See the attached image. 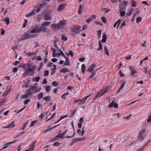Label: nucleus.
Wrapping results in <instances>:
<instances>
[{
	"label": "nucleus",
	"instance_id": "8",
	"mask_svg": "<svg viewBox=\"0 0 151 151\" xmlns=\"http://www.w3.org/2000/svg\"><path fill=\"white\" fill-rule=\"evenodd\" d=\"M51 0H43L42 3L40 4L39 6H38V12L41 10V8H42L46 6V4Z\"/></svg>",
	"mask_w": 151,
	"mask_h": 151
},
{
	"label": "nucleus",
	"instance_id": "44",
	"mask_svg": "<svg viewBox=\"0 0 151 151\" xmlns=\"http://www.w3.org/2000/svg\"><path fill=\"white\" fill-rule=\"evenodd\" d=\"M50 98V97L48 96L43 98V99L45 101H47Z\"/></svg>",
	"mask_w": 151,
	"mask_h": 151
},
{
	"label": "nucleus",
	"instance_id": "61",
	"mask_svg": "<svg viewBox=\"0 0 151 151\" xmlns=\"http://www.w3.org/2000/svg\"><path fill=\"white\" fill-rule=\"evenodd\" d=\"M101 30H99L98 31V35L99 37H101Z\"/></svg>",
	"mask_w": 151,
	"mask_h": 151
},
{
	"label": "nucleus",
	"instance_id": "64",
	"mask_svg": "<svg viewBox=\"0 0 151 151\" xmlns=\"http://www.w3.org/2000/svg\"><path fill=\"white\" fill-rule=\"evenodd\" d=\"M82 125V123L81 122H79L78 124V127L79 129H81Z\"/></svg>",
	"mask_w": 151,
	"mask_h": 151
},
{
	"label": "nucleus",
	"instance_id": "53",
	"mask_svg": "<svg viewBox=\"0 0 151 151\" xmlns=\"http://www.w3.org/2000/svg\"><path fill=\"white\" fill-rule=\"evenodd\" d=\"M49 75V71L47 70H45L44 71V76H47Z\"/></svg>",
	"mask_w": 151,
	"mask_h": 151
},
{
	"label": "nucleus",
	"instance_id": "1",
	"mask_svg": "<svg viewBox=\"0 0 151 151\" xmlns=\"http://www.w3.org/2000/svg\"><path fill=\"white\" fill-rule=\"evenodd\" d=\"M37 86V83H35L34 85L31 86L29 89H27L25 94L22 96V99H27L32 97V94L35 93L38 89Z\"/></svg>",
	"mask_w": 151,
	"mask_h": 151
},
{
	"label": "nucleus",
	"instance_id": "45",
	"mask_svg": "<svg viewBox=\"0 0 151 151\" xmlns=\"http://www.w3.org/2000/svg\"><path fill=\"white\" fill-rule=\"evenodd\" d=\"M61 145V143H59V142H56L54 143L53 144V146H54L57 147Z\"/></svg>",
	"mask_w": 151,
	"mask_h": 151
},
{
	"label": "nucleus",
	"instance_id": "23",
	"mask_svg": "<svg viewBox=\"0 0 151 151\" xmlns=\"http://www.w3.org/2000/svg\"><path fill=\"white\" fill-rule=\"evenodd\" d=\"M106 34L105 33H104L102 36V42H106Z\"/></svg>",
	"mask_w": 151,
	"mask_h": 151
},
{
	"label": "nucleus",
	"instance_id": "32",
	"mask_svg": "<svg viewBox=\"0 0 151 151\" xmlns=\"http://www.w3.org/2000/svg\"><path fill=\"white\" fill-rule=\"evenodd\" d=\"M65 54L66 55L68 56L69 55H70L71 56L73 57L74 55L73 52L71 50H70L69 51V52L68 53L66 52Z\"/></svg>",
	"mask_w": 151,
	"mask_h": 151
},
{
	"label": "nucleus",
	"instance_id": "18",
	"mask_svg": "<svg viewBox=\"0 0 151 151\" xmlns=\"http://www.w3.org/2000/svg\"><path fill=\"white\" fill-rule=\"evenodd\" d=\"M66 4L65 3H63L60 5L58 7V10L59 11H62L65 7L66 6Z\"/></svg>",
	"mask_w": 151,
	"mask_h": 151
},
{
	"label": "nucleus",
	"instance_id": "43",
	"mask_svg": "<svg viewBox=\"0 0 151 151\" xmlns=\"http://www.w3.org/2000/svg\"><path fill=\"white\" fill-rule=\"evenodd\" d=\"M108 88L106 87L105 88H104V89L102 90H101V92H103L104 93H105L108 91Z\"/></svg>",
	"mask_w": 151,
	"mask_h": 151
},
{
	"label": "nucleus",
	"instance_id": "50",
	"mask_svg": "<svg viewBox=\"0 0 151 151\" xmlns=\"http://www.w3.org/2000/svg\"><path fill=\"white\" fill-rule=\"evenodd\" d=\"M101 19L102 22L104 23H106L107 22L106 19L104 17H102L101 18Z\"/></svg>",
	"mask_w": 151,
	"mask_h": 151
},
{
	"label": "nucleus",
	"instance_id": "15",
	"mask_svg": "<svg viewBox=\"0 0 151 151\" xmlns=\"http://www.w3.org/2000/svg\"><path fill=\"white\" fill-rule=\"evenodd\" d=\"M51 27L54 30L60 29L58 24H52L51 25Z\"/></svg>",
	"mask_w": 151,
	"mask_h": 151
},
{
	"label": "nucleus",
	"instance_id": "56",
	"mask_svg": "<svg viewBox=\"0 0 151 151\" xmlns=\"http://www.w3.org/2000/svg\"><path fill=\"white\" fill-rule=\"evenodd\" d=\"M95 75V72H94V71L92 72L91 75L89 77V78L90 79L92 77L94 76Z\"/></svg>",
	"mask_w": 151,
	"mask_h": 151
},
{
	"label": "nucleus",
	"instance_id": "40",
	"mask_svg": "<svg viewBox=\"0 0 151 151\" xmlns=\"http://www.w3.org/2000/svg\"><path fill=\"white\" fill-rule=\"evenodd\" d=\"M5 22L6 25L9 24L10 22L9 19V18H6L5 19Z\"/></svg>",
	"mask_w": 151,
	"mask_h": 151
},
{
	"label": "nucleus",
	"instance_id": "16",
	"mask_svg": "<svg viewBox=\"0 0 151 151\" xmlns=\"http://www.w3.org/2000/svg\"><path fill=\"white\" fill-rule=\"evenodd\" d=\"M96 18L95 15H92L90 17L86 20V22L87 23H89L92 22L93 20L95 19Z\"/></svg>",
	"mask_w": 151,
	"mask_h": 151
},
{
	"label": "nucleus",
	"instance_id": "49",
	"mask_svg": "<svg viewBox=\"0 0 151 151\" xmlns=\"http://www.w3.org/2000/svg\"><path fill=\"white\" fill-rule=\"evenodd\" d=\"M52 50H53V52H52L53 57H55V52L56 51V50L54 48H52Z\"/></svg>",
	"mask_w": 151,
	"mask_h": 151
},
{
	"label": "nucleus",
	"instance_id": "60",
	"mask_svg": "<svg viewBox=\"0 0 151 151\" xmlns=\"http://www.w3.org/2000/svg\"><path fill=\"white\" fill-rule=\"evenodd\" d=\"M43 62H42V63H40V67L39 68H38V71H40L41 70V69L42 68V66L43 65Z\"/></svg>",
	"mask_w": 151,
	"mask_h": 151
},
{
	"label": "nucleus",
	"instance_id": "36",
	"mask_svg": "<svg viewBox=\"0 0 151 151\" xmlns=\"http://www.w3.org/2000/svg\"><path fill=\"white\" fill-rule=\"evenodd\" d=\"M119 12H120V16L122 17H123L124 16L125 13V11H120V9H119Z\"/></svg>",
	"mask_w": 151,
	"mask_h": 151
},
{
	"label": "nucleus",
	"instance_id": "20",
	"mask_svg": "<svg viewBox=\"0 0 151 151\" xmlns=\"http://www.w3.org/2000/svg\"><path fill=\"white\" fill-rule=\"evenodd\" d=\"M37 142V141H35L32 142L31 143V144L29 145V148H31V149H32V150H33L35 148V145Z\"/></svg>",
	"mask_w": 151,
	"mask_h": 151
},
{
	"label": "nucleus",
	"instance_id": "9",
	"mask_svg": "<svg viewBox=\"0 0 151 151\" xmlns=\"http://www.w3.org/2000/svg\"><path fill=\"white\" fill-rule=\"evenodd\" d=\"M66 23V21L65 20H61L59 22L58 24L60 27V29H63L64 28Z\"/></svg>",
	"mask_w": 151,
	"mask_h": 151
},
{
	"label": "nucleus",
	"instance_id": "30",
	"mask_svg": "<svg viewBox=\"0 0 151 151\" xmlns=\"http://www.w3.org/2000/svg\"><path fill=\"white\" fill-rule=\"evenodd\" d=\"M47 114V112H44V113L42 114L40 116V118L41 119H43L45 115H46Z\"/></svg>",
	"mask_w": 151,
	"mask_h": 151
},
{
	"label": "nucleus",
	"instance_id": "57",
	"mask_svg": "<svg viewBox=\"0 0 151 151\" xmlns=\"http://www.w3.org/2000/svg\"><path fill=\"white\" fill-rule=\"evenodd\" d=\"M65 133L64 132L63 133L60 134L61 135L60 136V138H65V136L64 135L65 134Z\"/></svg>",
	"mask_w": 151,
	"mask_h": 151
},
{
	"label": "nucleus",
	"instance_id": "55",
	"mask_svg": "<svg viewBox=\"0 0 151 151\" xmlns=\"http://www.w3.org/2000/svg\"><path fill=\"white\" fill-rule=\"evenodd\" d=\"M56 70L55 69H54V68H52V70L51 72V75H53L55 73V71Z\"/></svg>",
	"mask_w": 151,
	"mask_h": 151
},
{
	"label": "nucleus",
	"instance_id": "6",
	"mask_svg": "<svg viewBox=\"0 0 151 151\" xmlns=\"http://www.w3.org/2000/svg\"><path fill=\"white\" fill-rule=\"evenodd\" d=\"M128 4V2L127 1H124L122 2L120 4L119 6V7L120 11H123L125 9Z\"/></svg>",
	"mask_w": 151,
	"mask_h": 151
},
{
	"label": "nucleus",
	"instance_id": "35",
	"mask_svg": "<svg viewBox=\"0 0 151 151\" xmlns=\"http://www.w3.org/2000/svg\"><path fill=\"white\" fill-rule=\"evenodd\" d=\"M45 89L47 93L49 92L51 90V89L50 88V87L49 86H46L45 87Z\"/></svg>",
	"mask_w": 151,
	"mask_h": 151
},
{
	"label": "nucleus",
	"instance_id": "26",
	"mask_svg": "<svg viewBox=\"0 0 151 151\" xmlns=\"http://www.w3.org/2000/svg\"><path fill=\"white\" fill-rule=\"evenodd\" d=\"M81 70L82 72V73L83 74H84L85 73V69H86V66L84 64H83L81 65Z\"/></svg>",
	"mask_w": 151,
	"mask_h": 151
},
{
	"label": "nucleus",
	"instance_id": "52",
	"mask_svg": "<svg viewBox=\"0 0 151 151\" xmlns=\"http://www.w3.org/2000/svg\"><path fill=\"white\" fill-rule=\"evenodd\" d=\"M94 22L96 24H98L99 26H102V24L100 22L95 21Z\"/></svg>",
	"mask_w": 151,
	"mask_h": 151
},
{
	"label": "nucleus",
	"instance_id": "12",
	"mask_svg": "<svg viewBox=\"0 0 151 151\" xmlns=\"http://www.w3.org/2000/svg\"><path fill=\"white\" fill-rule=\"evenodd\" d=\"M38 32V26L37 25L33 26L30 32V33H36Z\"/></svg>",
	"mask_w": 151,
	"mask_h": 151
},
{
	"label": "nucleus",
	"instance_id": "22",
	"mask_svg": "<svg viewBox=\"0 0 151 151\" xmlns=\"http://www.w3.org/2000/svg\"><path fill=\"white\" fill-rule=\"evenodd\" d=\"M30 83V81L29 80H28L27 81H24V85H22V87H25L26 88H27L29 86V83Z\"/></svg>",
	"mask_w": 151,
	"mask_h": 151
},
{
	"label": "nucleus",
	"instance_id": "3",
	"mask_svg": "<svg viewBox=\"0 0 151 151\" xmlns=\"http://www.w3.org/2000/svg\"><path fill=\"white\" fill-rule=\"evenodd\" d=\"M31 33H29L25 34L24 37L20 38L18 39L19 41L27 40L29 38H32L37 36V34H31Z\"/></svg>",
	"mask_w": 151,
	"mask_h": 151
},
{
	"label": "nucleus",
	"instance_id": "47",
	"mask_svg": "<svg viewBox=\"0 0 151 151\" xmlns=\"http://www.w3.org/2000/svg\"><path fill=\"white\" fill-rule=\"evenodd\" d=\"M74 144L78 141V138H75L73 139L72 141Z\"/></svg>",
	"mask_w": 151,
	"mask_h": 151
},
{
	"label": "nucleus",
	"instance_id": "63",
	"mask_svg": "<svg viewBox=\"0 0 151 151\" xmlns=\"http://www.w3.org/2000/svg\"><path fill=\"white\" fill-rule=\"evenodd\" d=\"M147 122L149 123L150 122H151V115H150L149 116L147 120Z\"/></svg>",
	"mask_w": 151,
	"mask_h": 151
},
{
	"label": "nucleus",
	"instance_id": "39",
	"mask_svg": "<svg viewBox=\"0 0 151 151\" xmlns=\"http://www.w3.org/2000/svg\"><path fill=\"white\" fill-rule=\"evenodd\" d=\"M44 93L41 92L38 94V99H40L43 98Z\"/></svg>",
	"mask_w": 151,
	"mask_h": 151
},
{
	"label": "nucleus",
	"instance_id": "2",
	"mask_svg": "<svg viewBox=\"0 0 151 151\" xmlns=\"http://www.w3.org/2000/svg\"><path fill=\"white\" fill-rule=\"evenodd\" d=\"M27 65H28V69L24 73L22 76V77L24 78L28 76H32L34 75V71L36 68V66H34L32 68V66L31 64L29 63H27Z\"/></svg>",
	"mask_w": 151,
	"mask_h": 151
},
{
	"label": "nucleus",
	"instance_id": "10",
	"mask_svg": "<svg viewBox=\"0 0 151 151\" xmlns=\"http://www.w3.org/2000/svg\"><path fill=\"white\" fill-rule=\"evenodd\" d=\"M109 107L110 108L114 107V108H117L118 107V105L117 103L113 101L109 104Z\"/></svg>",
	"mask_w": 151,
	"mask_h": 151
},
{
	"label": "nucleus",
	"instance_id": "54",
	"mask_svg": "<svg viewBox=\"0 0 151 151\" xmlns=\"http://www.w3.org/2000/svg\"><path fill=\"white\" fill-rule=\"evenodd\" d=\"M60 52L61 55H62L65 58H67V57H66V56L64 55L63 52L62 51V50L61 49H60Z\"/></svg>",
	"mask_w": 151,
	"mask_h": 151
},
{
	"label": "nucleus",
	"instance_id": "24",
	"mask_svg": "<svg viewBox=\"0 0 151 151\" xmlns=\"http://www.w3.org/2000/svg\"><path fill=\"white\" fill-rule=\"evenodd\" d=\"M90 95H89L86 96L84 97L81 100L80 102H81V104H83L85 101H86L87 98Z\"/></svg>",
	"mask_w": 151,
	"mask_h": 151
},
{
	"label": "nucleus",
	"instance_id": "7",
	"mask_svg": "<svg viewBox=\"0 0 151 151\" xmlns=\"http://www.w3.org/2000/svg\"><path fill=\"white\" fill-rule=\"evenodd\" d=\"M38 12V7L36 5L33 10L31 12L26 14V17H29L31 16H34L35 15V13Z\"/></svg>",
	"mask_w": 151,
	"mask_h": 151
},
{
	"label": "nucleus",
	"instance_id": "4",
	"mask_svg": "<svg viewBox=\"0 0 151 151\" xmlns=\"http://www.w3.org/2000/svg\"><path fill=\"white\" fill-rule=\"evenodd\" d=\"M146 130L145 129H142L141 130L138 134V138L139 141H142L145 137V133Z\"/></svg>",
	"mask_w": 151,
	"mask_h": 151
},
{
	"label": "nucleus",
	"instance_id": "13",
	"mask_svg": "<svg viewBox=\"0 0 151 151\" xmlns=\"http://www.w3.org/2000/svg\"><path fill=\"white\" fill-rule=\"evenodd\" d=\"M96 64H92L91 66H90L88 69L87 71L89 72H92L94 68L96 67Z\"/></svg>",
	"mask_w": 151,
	"mask_h": 151
},
{
	"label": "nucleus",
	"instance_id": "19",
	"mask_svg": "<svg viewBox=\"0 0 151 151\" xmlns=\"http://www.w3.org/2000/svg\"><path fill=\"white\" fill-rule=\"evenodd\" d=\"M121 22V20L120 19H119L114 23V28L116 27V28H118L119 27V25Z\"/></svg>",
	"mask_w": 151,
	"mask_h": 151
},
{
	"label": "nucleus",
	"instance_id": "21",
	"mask_svg": "<svg viewBox=\"0 0 151 151\" xmlns=\"http://www.w3.org/2000/svg\"><path fill=\"white\" fill-rule=\"evenodd\" d=\"M66 59V61L64 63V66L70 65V62L69 59L67 57L65 58Z\"/></svg>",
	"mask_w": 151,
	"mask_h": 151
},
{
	"label": "nucleus",
	"instance_id": "14",
	"mask_svg": "<svg viewBox=\"0 0 151 151\" xmlns=\"http://www.w3.org/2000/svg\"><path fill=\"white\" fill-rule=\"evenodd\" d=\"M129 69L131 71L130 74L132 76H134V74L137 73V72L135 70L133 66H130L129 67Z\"/></svg>",
	"mask_w": 151,
	"mask_h": 151
},
{
	"label": "nucleus",
	"instance_id": "48",
	"mask_svg": "<svg viewBox=\"0 0 151 151\" xmlns=\"http://www.w3.org/2000/svg\"><path fill=\"white\" fill-rule=\"evenodd\" d=\"M85 132V127H83L82 129L81 136H83Z\"/></svg>",
	"mask_w": 151,
	"mask_h": 151
},
{
	"label": "nucleus",
	"instance_id": "28",
	"mask_svg": "<svg viewBox=\"0 0 151 151\" xmlns=\"http://www.w3.org/2000/svg\"><path fill=\"white\" fill-rule=\"evenodd\" d=\"M9 128H12L15 127V125L14 124V121H13L10 124L8 125Z\"/></svg>",
	"mask_w": 151,
	"mask_h": 151
},
{
	"label": "nucleus",
	"instance_id": "31",
	"mask_svg": "<svg viewBox=\"0 0 151 151\" xmlns=\"http://www.w3.org/2000/svg\"><path fill=\"white\" fill-rule=\"evenodd\" d=\"M99 47L97 48V50H101L102 49V45L100 41H99Z\"/></svg>",
	"mask_w": 151,
	"mask_h": 151
},
{
	"label": "nucleus",
	"instance_id": "38",
	"mask_svg": "<svg viewBox=\"0 0 151 151\" xmlns=\"http://www.w3.org/2000/svg\"><path fill=\"white\" fill-rule=\"evenodd\" d=\"M104 47L106 54L108 56L109 55V52L107 48L106 47Z\"/></svg>",
	"mask_w": 151,
	"mask_h": 151
},
{
	"label": "nucleus",
	"instance_id": "11",
	"mask_svg": "<svg viewBox=\"0 0 151 151\" xmlns=\"http://www.w3.org/2000/svg\"><path fill=\"white\" fill-rule=\"evenodd\" d=\"M43 19L45 20L49 21L52 19V17L49 14L46 13L44 15Z\"/></svg>",
	"mask_w": 151,
	"mask_h": 151
},
{
	"label": "nucleus",
	"instance_id": "5",
	"mask_svg": "<svg viewBox=\"0 0 151 151\" xmlns=\"http://www.w3.org/2000/svg\"><path fill=\"white\" fill-rule=\"evenodd\" d=\"M81 28V26L80 25H74L71 28V31L75 33H77L81 31H79Z\"/></svg>",
	"mask_w": 151,
	"mask_h": 151
},
{
	"label": "nucleus",
	"instance_id": "41",
	"mask_svg": "<svg viewBox=\"0 0 151 151\" xmlns=\"http://www.w3.org/2000/svg\"><path fill=\"white\" fill-rule=\"evenodd\" d=\"M37 122V120H34L31 122V123L30 125L31 127L33 126L35 124L36 122Z\"/></svg>",
	"mask_w": 151,
	"mask_h": 151
},
{
	"label": "nucleus",
	"instance_id": "51",
	"mask_svg": "<svg viewBox=\"0 0 151 151\" xmlns=\"http://www.w3.org/2000/svg\"><path fill=\"white\" fill-rule=\"evenodd\" d=\"M27 19H25L24 22V23L23 25V27L24 28L26 27L27 23Z\"/></svg>",
	"mask_w": 151,
	"mask_h": 151
},
{
	"label": "nucleus",
	"instance_id": "27",
	"mask_svg": "<svg viewBox=\"0 0 151 151\" xmlns=\"http://www.w3.org/2000/svg\"><path fill=\"white\" fill-rule=\"evenodd\" d=\"M131 5L132 7H136L137 6V3L134 0H132Z\"/></svg>",
	"mask_w": 151,
	"mask_h": 151
},
{
	"label": "nucleus",
	"instance_id": "58",
	"mask_svg": "<svg viewBox=\"0 0 151 151\" xmlns=\"http://www.w3.org/2000/svg\"><path fill=\"white\" fill-rule=\"evenodd\" d=\"M56 113H53L52 116L50 118H49L46 121V122H47V121H48L50 120V119H51L53 117H54V116H55L56 115Z\"/></svg>",
	"mask_w": 151,
	"mask_h": 151
},
{
	"label": "nucleus",
	"instance_id": "33",
	"mask_svg": "<svg viewBox=\"0 0 151 151\" xmlns=\"http://www.w3.org/2000/svg\"><path fill=\"white\" fill-rule=\"evenodd\" d=\"M68 69L65 68L63 69H61L60 70V72L64 73L68 72Z\"/></svg>",
	"mask_w": 151,
	"mask_h": 151
},
{
	"label": "nucleus",
	"instance_id": "29",
	"mask_svg": "<svg viewBox=\"0 0 151 151\" xmlns=\"http://www.w3.org/2000/svg\"><path fill=\"white\" fill-rule=\"evenodd\" d=\"M51 24V22H45L42 24V25L45 26H47Z\"/></svg>",
	"mask_w": 151,
	"mask_h": 151
},
{
	"label": "nucleus",
	"instance_id": "46",
	"mask_svg": "<svg viewBox=\"0 0 151 151\" xmlns=\"http://www.w3.org/2000/svg\"><path fill=\"white\" fill-rule=\"evenodd\" d=\"M52 84L53 86H58V83L57 82L55 81L52 83Z\"/></svg>",
	"mask_w": 151,
	"mask_h": 151
},
{
	"label": "nucleus",
	"instance_id": "62",
	"mask_svg": "<svg viewBox=\"0 0 151 151\" xmlns=\"http://www.w3.org/2000/svg\"><path fill=\"white\" fill-rule=\"evenodd\" d=\"M119 74L120 77H124V75L122 73L121 70L119 71Z\"/></svg>",
	"mask_w": 151,
	"mask_h": 151
},
{
	"label": "nucleus",
	"instance_id": "42",
	"mask_svg": "<svg viewBox=\"0 0 151 151\" xmlns=\"http://www.w3.org/2000/svg\"><path fill=\"white\" fill-rule=\"evenodd\" d=\"M142 19V18L140 17H138L136 19V22L137 23H138L139 22H140L141 20Z\"/></svg>",
	"mask_w": 151,
	"mask_h": 151
},
{
	"label": "nucleus",
	"instance_id": "37",
	"mask_svg": "<svg viewBox=\"0 0 151 151\" xmlns=\"http://www.w3.org/2000/svg\"><path fill=\"white\" fill-rule=\"evenodd\" d=\"M23 68L25 69L26 68V65L24 64H21L19 66V68Z\"/></svg>",
	"mask_w": 151,
	"mask_h": 151
},
{
	"label": "nucleus",
	"instance_id": "59",
	"mask_svg": "<svg viewBox=\"0 0 151 151\" xmlns=\"http://www.w3.org/2000/svg\"><path fill=\"white\" fill-rule=\"evenodd\" d=\"M124 86L122 85L121 86H120L119 88V89L118 91L117 92V93H118L122 89V88H123Z\"/></svg>",
	"mask_w": 151,
	"mask_h": 151
},
{
	"label": "nucleus",
	"instance_id": "34",
	"mask_svg": "<svg viewBox=\"0 0 151 151\" xmlns=\"http://www.w3.org/2000/svg\"><path fill=\"white\" fill-rule=\"evenodd\" d=\"M61 39L64 41H66L68 40V37L63 35H62Z\"/></svg>",
	"mask_w": 151,
	"mask_h": 151
},
{
	"label": "nucleus",
	"instance_id": "17",
	"mask_svg": "<svg viewBox=\"0 0 151 151\" xmlns=\"http://www.w3.org/2000/svg\"><path fill=\"white\" fill-rule=\"evenodd\" d=\"M47 27L42 25L40 28H38V32H45L47 31Z\"/></svg>",
	"mask_w": 151,
	"mask_h": 151
},
{
	"label": "nucleus",
	"instance_id": "25",
	"mask_svg": "<svg viewBox=\"0 0 151 151\" xmlns=\"http://www.w3.org/2000/svg\"><path fill=\"white\" fill-rule=\"evenodd\" d=\"M83 6L81 4L79 6V8L78 9V14H81L82 11L83 9Z\"/></svg>",
	"mask_w": 151,
	"mask_h": 151
}]
</instances>
